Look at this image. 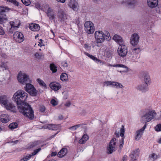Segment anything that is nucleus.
Listing matches in <instances>:
<instances>
[{
    "label": "nucleus",
    "instance_id": "1",
    "mask_svg": "<svg viewBox=\"0 0 161 161\" xmlns=\"http://www.w3.org/2000/svg\"><path fill=\"white\" fill-rule=\"evenodd\" d=\"M28 95L24 90H18L14 94L13 99L16 103L19 111L25 117L32 119L34 117L33 111L30 105L25 102Z\"/></svg>",
    "mask_w": 161,
    "mask_h": 161
},
{
    "label": "nucleus",
    "instance_id": "2",
    "mask_svg": "<svg viewBox=\"0 0 161 161\" xmlns=\"http://www.w3.org/2000/svg\"><path fill=\"white\" fill-rule=\"evenodd\" d=\"M155 111L150 108L142 109L140 113V121L142 123H147L154 119L157 115Z\"/></svg>",
    "mask_w": 161,
    "mask_h": 161
},
{
    "label": "nucleus",
    "instance_id": "3",
    "mask_svg": "<svg viewBox=\"0 0 161 161\" xmlns=\"http://www.w3.org/2000/svg\"><path fill=\"white\" fill-rule=\"evenodd\" d=\"M95 41L94 43L96 46H100L105 40H109L111 38L110 34L107 32V34H105L102 31H96L94 33Z\"/></svg>",
    "mask_w": 161,
    "mask_h": 161
},
{
    "label": "nucleus",
    "instance_id": "4",
    "mask_svg": "<svg viewBox=\"0 0 161 161\" xmlns=\"http://www.w3.org/2000/svg\"><path fill=\"white\" fill-rule=\"evenodd\" d=\"M17 79L19 82L25 85L27 83L31 82L29 76L26 74L20 72L17 76Z\"/></svg>",
    "mask_w": 161,
    "mask_h": 161
},
{
    "label": "nucleus",
    "instance_id": "5",
    "mask_svg": "<svg viewBox=\"0 0 161 161\" xmlns=\"http://www.w3.org/2000/svg\"><path fill=\"white\" fill-rule=\"evenodd\" d=\"M116 146V139L115 138H113L110 141L108 146L107 147V153L111 154L115 150Z\"/></svg>",
    "mask_w": 161,
    "mask_h": 161
},
{
    "label": "nucleus",
    "instance_id": "6",
    "mask_svg": "<svg viewBox=\"0 0 161 161\" xmlns=\"http://www.w3.org/2000/svg\"><path fill=\"white\" fill-rule=\"evenodd\" d=\"M117 52L119 56L124 58L126 56L128 52L127 47L124 44L119 45L117 49Z\"/></svg>",
    "mask_w": 161,
    "mask_h": 161
},
{
    "label": "nucleus",
    "instance_id": "7",
    "mask_svg": "<svg viewBox=\"0 0 161 161\" xmlns=\"http://www.w3.org/2000/svg\"><path fill=\"white\" fill-rule=\"evenodd\" d=\"M84 27L85 31L88 34L93 33L94 31L93 24L90 21H87L85 23Z\"/></svg>",
    "mask_w": 161,
    "mask_h": 161
},
{
    "label": "nucleus",
    "instance_id": "8",
    "mask_svg": "<svg viewBox=\"0 0 161 161\" xmlns=\"http://www.w3.org/2000/svg\"><path fill=\"white\" fill-rule=\"evenodd\" d=\"M25 90L32 96H35L36 94V91L33 85L30 83H25Z\"/></svg>",
    "mask_w": 161,
    "mask_h": 161
},
{
    "label": "nucleus",
    "instance_id": "9",
    "mask_svg": "<svg viewBox=\"0 0 161 161\" xmlns=\"http://www.w3.org/2000/svg\"><path fill=\"white\" fill-rule=\"evenodd\" d=\"M58 17L61 21H66L69 18V16L62 9H60L58 13Z\"/></svg>",
    "mask_w": 161,
    "mask_h": 161
},
{
    "label": "nucleus",
    "instance_id": "10",
    "mask_svg": "<svg viewBox=\"0 0 161 161\" xmlns=\"http://www.w3.org/2000/svg\"><path fill=\"white\" fill-rule=\"evenodd\" d=\"M13 37L15 40L19 43L23 42L24 39L23 35L19 31H16L13 34Z\"/></svg>",
    "mask_w": 161,
    "mask_h": 161
},
{
    "label": "nucleus",
    "instance_id": "11",
    "mask_svg": "<svg viewBox=\"0 0 161 161\" xmlns=\"http://www.w3.org/2000/svg\"><path fill=\"white\" fill-rule=\"evenodd\" d=\"M140 37L139 35L136 33L133 34L130 39V43L133 46L137 45L139 41Z\"/></svg>",
    "mask_w": 161,
    "mask_h": 161
},
{
    "label": "nucleus",
    "instance_id": "12",
    "mask_svg": "<svg viewBox=\"0 0 161 161\" xmlns=\"http://www.w3.org/2000/svg\"><path fill=\"white\" fill-rule=\"evenodd\" d=\"M4 108L7 110L13 113L16 112V107L15 105L10 101L6 104Z\"/></svg>",
    "mask_w": 161,
    "mask_h": 161
},
{
    "label": "nucleus",
    "instance_id": "13",
    "mask_svg": "<svg viewBox=\"0 0 161 161\" xmlns=\"http://www.w3.org/2000/svg\"><path fill=\"white\" fill-rule=\"evenodd\" d=\"M125 134V128L123 125H122L121 128L120 130V136L122 137L121 139L120 140L119 142L120 144L119 146V148L120 149H121L123 147L124 144V135Z\"/></svg>",
    "mask_w": 161,
    "mask_h": 161
},
{
    "label": "nucleus",
    "instance_id": "14",
    "mask_svg": "<svg viewBox=\"0 0 161 161\" xmlns=\"http://www.w3.org/2000/svg\"><path fill=\"white\" fill-rule=\"evenodd\" d=\"M68 6L74 11L78 10V4L75 0H70L68 4Z\"/></svg>",
    "mask_w": 161,
    "mask_h": 161
},
{
    "label": "nucleus",
    "instance_id": "15",
    "mask_svg": "<svg viewBox=\"0 0 161 161\" xmlns=\"http://www.w3.org/2000/svg\"><path fill=\"white\" fill-rule=\"evenodd\" d=\"M9 101L8 98L5 95H2L0 97V104L4 107Z\"/></svg>",
    "mask_w": 161,
    "mask_h": 161
},
{
    "label": "nucleus",
    "instance_id": "16",
    "mask_svg": "<svg viewBox=\"0 0 161 161\" xmlns=\"http://www.w3.org/2000/svg\"><path fill=\"white\" fill-rule=\"evenodd\" d=\"M111 66L115 67H121L123 68V69L119 71L120 73H126L129 72L130 70L129 69L127 66L122 64H114Z\"/></svg>",
    "mask_w": 161,
    "mask_h": 161
},
{
    "label": "nucleus",
    "instance_id": "17",
    "mask_svg": "<svg viewBox=\"0 0 161 161\" xmlns=\"http://www.w3.org/2000/svg\"><path fill=\"white\" fill-rule=\"evenodd\" d=\"M51 88L55 91H57L61 88L60 84L56 82L51 83L50 84Z\"/></svg>",
    "mask_w": 161,
    "mask_h": 161
},
{
    "label": "nucleus",
    "instance_id": "18",
    "mask_svg": "<svg viewBox=\"0 0 161 161\" xmlns=\"http://www.w3.org/2000/svg\"><path fill=\"white\" fill-rule=\"evenodd\" d=\"M113 39L119 45L124 44V42L122 37L117 34H115L113 38Z\"/></svg>",
    "mask_w": 161,
    "mask_h": 161
},
{
    "label": "nucleus",
    "instance_id": "19",
    "mask_svg": "<svg viewBox=\"0 0 161 161\" xmlns=\"http://www.w3.org/2000/svg\"><path fill=\"white\" fill-rule=\"evenodd\" d=\"M84 54L86 55L87 56L93 60V61H94L97 64L99 63L101 64L102 65L103 64V62L102 61L95 57L94 56L90 55L88 53L85 52Z\"/></svg>",
    "mask_w": 161,
    "mask_h": 161
},
{
    "label": "nucleus",
    "instance_id": "20",
    "mask_svg": "<svg viewBox=\"0 0 161 161\" xmlns=\"http://www.w3.org/2000/svg\"><path fill=\"white\" fill-rule=\"evenodd\" d=\"M46 13L50 20H53L54 21H55L56 18V15L53 9L50 8Z\"/></svg>",
    "mask_w": 161,
    "mask_h": 161
},
{
    "label": "nucleus",
    "instance_id": "21",
    "mask_svg": "<svg viewBox=\"0 0 161 161\" xmlns=\"http://www.w3.org/2000/svg\"><path fill=\"white\" fill-rule=\"evenodd\" d=\"M147 5L151 8H154L156 7L158 4V0H147Z\"/></svg>",
    "mask_w": 161,
    "mask_h": 161
},
{
    "label": "nucleus",
    "instance_id": "22",
    "mask_svg": "<svg viewBox=\"0 0 161 161\" xmlns=\"http://www.w3.org/2000/svg\"><path fill=\"white\" fill-rule=\"evenodd\" d=\"M139 150L138 149H136L133 151L130 155V157L131 158V161H135L136 159V156L139 154Z\"/></svg>",
    "mask_w": 161,
    "mask_h": 161
},
{
    "label": "nucleus",
    "instance_id": "23",
    "mask_svg": "<svg viewBox=\"0 0 161 161\" xmlns=\"http://www.w3.org/2000/svg\"><path fill=\"white\" fill-rule=\"evenodd\" d=\"M68 152L66 148H63L58 153L57 155L59 158H62L65 156Z\"/></svg>",
    "mask_w": 161,
    "mask_h": 161
},
{
    "label": "nucleus",
    "instance_id": "24",
    "mask_svg": "<svg viewBox=\"0 0 161 161\" xmlns=\"http://www.w3.org/2000/svg\"><path fill=\"white\" fill-rule=\"evenodd\" d=\"M46 128L52 130H57L59 128V126L52 124H49L46 126Z\"/></svg>",
    "mask_w": 161,
    "mask_h": 161
},
{
    "label": "nucleus",
    "instance_id": "25",
    "mask_svg": "<svg viewBox=\"0 0 161 161\" xmlns=\"http://www.w3.org/2000/svg\"><path fill=\"white\" fill-rule=\"evenodd\" d=\"M40 141H35L30 143L28 147L30 148H31L35 147H40Z\"/></svg>",
    "mask_w": 161,
    "mask_h": 161
},
{
    "label": "nucleus",
    "instance_id": "26",
    "mask_svg": "<svg viewBox=\"0 0 161 161\" xmlns=\"http://www.w3.org/2000/svg\"><path fill=\"white\" fill-rule=\"evenodd\" d=\"M29 28L32 31H36L40 29V26L38 24L32 23L30 25Z\"/></svg>",
    "mask_w": 161,
    "mask_h": 161
},
{
    "label": "nucleus",
    "instance_id": "27",
    "mask_svg": "<svg viewBox=\"0 0 161 161\" xmlns=\"http://www.w3.org/2000/svg\"><path fill=\"white\" fill-rule=\"evenodd\" d=\"M144 78L145 85L148 86V85L149 84L151 81L149 75L147 73H145L144 74Z\"/></svg>",
    "mask_w": 161,
    "mask_h": 161
},
{
    "label": "nucleus",
    "instance_id": "28",
    "mask_svg": "<svg viewBox=\"0 0 161 161\" xmlns=\"http://www.w3.org/2000/svg\"><path fill=\"white\" fill-rule=\"evenodd\" d=\"M1 121L3 123H7L9 120L8 115L7 114H3L1 116Z\"/></svg>",
    "mask_w": 161,
    "mask_h": 161
},
{
    "label": "nucleus",
    "instance_id": "29",
    "mask_svg": "<svg viewBox=\"0 0 161 161\" xmlns=\"http://www.w3.org/2000/svg\"><path fill=\"white\" fill-rule=\"evenodd\" d=\"M143 132L139 130L136 131L135 135V140L136 141L139 140L142 136Z\"/></svg>",
    "mask_w": 161,
    "mask_h": 161
},
{
    "label": "nucleus",
    "instance_id": "30",
    "mask_svg": "<svg viewBox=\"0 0 161 161\" xmlns=\"http://www.w3.org/2000/svg\"><path fill=\"white\" fill-rule=\"evenodd\" d=\"M88 136L86 134H84L82 136L81 139L79 140V143L81 144H84L88 140Z\"/></svg>",
    "mask_w": 161,
    "mask_h": 161
},
{
    "label": "nucleus",
    "instance_id": "31",
    "mask_svg": "<svg viewBox=\"0 0 161 161\" xmlns=\"http://www.w3.org/2000/svg\"><path fill=\"white\" fill-rule=\"evenodd\" d=\"M7 21L6 15L4 14L0 13V24L5 23Z\"/></svg>",
    "mask_w": 161,
    "mask_h": 161
},
{
    "label": "nucleus",
    "instance_id": "32",
    "mask_svg": "<svg viewBox=\"0 0 161 161\" xmlns=\"http://www.w3.org/2000/svg\"><path fill=\"white\" fill-rule=\"evenodd\" d=\"M7 63L2 62L0 64V67L2 69L3 71L5 70L8 71V68Z\"/></svg>",
    "mask_w": 161,
    "mask_h": 161
},
{
    "label": "nucleus",
    "instance_id": "33",
    "mask_svg": "<svg viewBox=\"0 0 161 161\" xmlns=\"http://www.w3.org/2000/svg\"><path fill=\"white\" fill-rule=\"evenodd\" d=\"M60 79L62 81H66L68 80V74L65 73H63L60 75Z\"/></svg>",
    "mask_w": 161,
    "mask_h": 161
},
{
    "label": "nucleus",
    "instance_id": "34",
    "mask_svg": "<svg viewBox=\"0 0 161 161\" xmlns=\"http://www.w3.org/2000/svg\"><path fill=\"white\" fill-rule=\"evenodd\" d=\"M50 8L48 4L45 3L42 5L41 10L46 13Z\"/></svg>",
    "mask_w": 161,
    "mask_h": 161
},
{
    "label": "nucleus",
    "instance_id": "35",
    "mask_svg": "<svg viewBox=\"0 0 161 161\" xmlns=\"http://www.w3.org/2000/svg\"><path fill=\"white\" fill-rule=\"evenodd\" d=\"M147 85L144 86L143 85H140L137 87V89L140 90L142 91L143 92H145L147 91L148 90V87Z\"/></svg>",
    "mask_w": 161,
    "mask_h": 161
},
{
    "label": "nucleus",
    "instance_id": "36",
    "mask_svg": "<svg viewBox=\"0 0 161 161\" xmlns=\"http://www.w3.org/2000/svg\"><path fill=\"white\" fill-rule=\"evenodd\" d=\"M50 70L52 71L53 73H54L57 72V67L53 64H51L50 65Z\"/></svg>",
    "mask_w": 161,
    "mask_h": 161
},
{
    "label": "nucleus",
    "instance_id": "37",
    "mask_svg": "<svg viewBox=\"0 0 161 161\" xmlns=\"http://www.w3.org/2000/svg\"><path fill=\"white\" fill-rule=\"evenodd\" d=\"M127 3L130 7L132 8L135 6V1L134 0H128Z\"/></svg>",
    "mask_w": 161,
    "mask_h": 161
},
{
    "label": "nucleus",
    "instance_id": "38",
    "mask_svg": "<svg viewBox=\"0 0 161 161\" xmlns=\"http://www.w3.org/2000/svg\"><path fill=\"white\" fill-rule=\"evenodd\" d=\"M113 86H115L117 88H122L123 87V85L121 83L115 81H113Z\"/></svg>",
    "mask_w": 161,
    "mask_h": 161
},
{
    "label": "nucleus",
    "instance_id": "39",
    "mask_svg": "<svg viewBox=\"0 0 161 161\" xmlns=\"http://www.w3.org/2000/svg\"><path fill=\"white\" fill-rule=\"evenodd\" d=\"M18 124L17 123H12L9 124L8 127L10 129L13 130L16 128Z\"/></svg>",
    "mask_w": 161,
    "mask_h": 161
},
{
    "label": "nucleus",
    "instance_id": "40",
    "mask_svg": "<svg viewBox=\"0 0 161 161\" xmlns=\"http://www.w3.org/2000/svg\"><path fill=\"white\" fill-rule=\"evenodd\" d=\"M36 81L40 86H42L45 88L47 87L46 85L43 80L39 78H38L37 79Z\"/></svg>",
    "mask_w": 161,
    "mask_h": 161
},
{
    "label": "nucleus",
    "instance_id": "41",
    "mask_svg": "<svg viewBox=\"0 0 161 161\" xmlns=\"http://www.w3.org/2000/svg\"><path fill=\"white\" fill-rule=\"evenodd\" d=\"M9 24L12 27H13L14 28H18L19 27L20 25L19 23L18 24H16L14 22L11 21L9 22Z\"/></svg>",
    "mask_w": 161,
    "mask_h": 161
},
{
    "label": "nucleus",
    "instance_id": "42",
    "mask_svg": "<svg viewBox=\"0 0 161 161\" xmlns=\"http://www.w3.org/2000/svg\"><path fill=\"white\" fill-rule=\"evenodd\" d=\"M9 9V8L6 7L0 6V13H3L8 11Z\"/></svg>",
    "mask_w": 161,
    "mask_h": 161
},
{
    "label": "nucleus",
    "instance_id": "43",
    "mask_svg": "<svg viewBox=\"0 0 161 161\" xmlns=\"http://www.w3.org/2000/svg\"><path fill=\"white\" fill-rule=\"evenodd\" d=\"M9 3L13 4L14 5L18 6L19 5V3L16 0H6Z\"/></svg>",
    "mask_w": 161,
    "mask_h": 161
},
{
    "label": "nucleus",
    "instance_id": "44",
    "mask_svg": "<svg viewBox=\"0 0 161 161\" xmlns=\"http://www.w3.org/2000/svg\"><path fill=\"white\" fill-rule=\"evenodd\" d=\"M31 155L29 154L28 155H26L23 157V158L21 159V161H27L29 160L31 157Z\"/></svg>",
    "mask_w": 161,
    "mask_h": 161
},
{
    "label": "nucleus",
    "instance_id": "45",
    "mask_svg": "<svg viewBox=\"0 0 161 161\" xmlns=\"http://www.w3.org/2000/svg\"><path fill=\"white\" fill-rule=\"evenodd\" d=\"M82 125L81 124H78L70 127L69 129L72 130H75L78 128L80 127Z\"/></svg>",
    "mask_w": 161,
    "mask_h": 161
},
{
    "label": "nucleus",
    "instance_id": "46",
    "mask_svg": "<svg viewBox=\"0 0 161 161\" xmlns=\"http://www.w3.org/2000/svg\"><path fill=\"white\" fill-rule=\"evenodd\" d=\"M41 150V148H39L37 149H36L34 150L33 152L31 153L30 154L31 155V156H34L36 154H37Z\"/></svg>",
    "mask_w": 161,
    "mask_h": 161
},
{
    "label": "nucleus",
    "instance_id": "47",
    "mask_svg": "<svg viewBox=\"0 0 161 161\" xmlns=\"http://www.w3.org/2000/svg\"><path fill=\"white\" fill-rule=\"evenodd\" d=\"M50 103L52 104V106H55L58 105V102L54 99H53L51 100Z\"/></svg>",
    "mask_w": 161,
    "mask_h": 161
},
{
    "label": "nucleus",
    "instance_id": "48",
    "mask_svg": "<svg viewBox=\"0 0 161 161\" xmlns=\"http://www.w3.org/2000/svg\"><path fill=\"white\" fill-rule=\"evenodd\" d=\"M157 155L154 153L151 154L149 156V158L152 160H154L157 158Z\"/></svg>",
    "mask_w": 161,
    "mask_h": 161
},
{
    "label": "nucleus",
    "instance_id": "49",
    "mask_svg": "<svg viewBox=\"0 0 161 161\" xmlns=\"http://www.w3.org/2000/svg\"><path fill=\"white\" fill-rule=\"evenodd\" d=\"M22 3L26 6L30 5L31 2L30 0H21Z\"/></svg>",
    "mask_w": 161,
    "mask_h": 161
},
{
    "label": "nucleus",
    "instance_id": "50",
    "mask_svg": "<svg viewBox=\"0 0 161 161\" xmlns=\"http://www.w3.org/2000/svg\"><path fill=\"white\" fill-rule=\"evenodd\" d=\"M113 81H106L104 82V85H106L107 86H113Z\"/></svg>",
    "mask_w": 161,
    "mask_h": 161
},
{
    "label": "nucleus",
    "instance_id": "51",
    "mask_svg": "<svg viewBox=\"0 0 161 161\" xmlns=\"http://www.w3.org/2000/svg\"><path fill=\"white\" fill-rule=\"evenodd\" d=\"M140 49L139 48H134L132 49V52L133 53L138 54L140 52Z\"/></svg>",
    "mask_w": 161,
    "mask_h": 161
},
{
    "label": "nucleus",
    "instance_id": "52",
    "mask_svg": "<svg viewBox=\"0 0 161 161\" xmlns=\"http://www.w3.org/2000/svg\"><path fill=\"white\" fill-rule=\"evenodd\" d=\"M63 94L64 95V99H67L69 96L68 92L66 91L64 92H63Z\"/></svg>",
    "mask_w": 161,
    "mask_h": 161
},
{
    "label": "nucleus",
    "instance_id": "53",
    "mask_svg": "<svg viewBox=\"0 0 161 161\" xmlns=\"http://www.w3.org/2000/svg\"><path fill=\"white\" fill-rule=\"evenodd\" d=\"M155 129L158 131H161V124L157 125L155 127Z\"/></svg>",
    "mask_w": 161,
    "mask_h": 161
},
{
    "label": "nucleus",
    "instance_id": "54",
    "mask_svg": "<svg viewBox=\"0 0 161 161\" xmlns=\"http://www.w3.org/2000/svg\"><path fill=\"white\" fill-rule=\"evenodd\" d=\"M5 34V32L3 28L0 26V35H4Z\"/></svg>",
    "mask_w": 161,
    "mask_h": 161
},
{
    "label": "nucleus",
    "instance_id": "55",
    "mask_svg": "<svg viewBox=\"0 0 161 161\" xmlns=\"http://www.w3.org/2000/svg\"><path fill=\"white\" fill-rule=\"evenodd\" d=\"M35 5L36 8H37L38 9H40L41 10L42 5H41V4L39 3H36Z\"/></svg>",
    "mask_w": 161,
    "mask_h": 161
},
{
    "label": "nucleus",
    "instance_id": "56",
    "mask_svg": "<svg viewBox=\"0 0 161 161\" xmlns=\"http://www.w3.org/2000/svg\"><path fill=\"white\" fill-rule=\"evenodd\" d=\"M73 22L76 24L77 27L79 26L78 24L80 23V21L78 18H76V19H75V20L73 21Z\"/></svg>",
    "mask_w": 161,
    "mask_h": 161
},
{
    "label": "nucleus",
    "instance_id": "57",
    "mask_svg": "<svg viewBox=\"0 0 161 161\" xmlns=\"http://www.w3.org/2000/svg\"><path fill=\"white\" fill-rule=\"evenodd\" d=\"M45 108L44 106L42 105L40 106V110L41 112H44L45 111Z\"/></svg>",
    "mask_w": 161,
    "mask_h": 161
},
{
    "label": "nucleus",
    "instance_id": "58",
    "mask_svg": "<svg viewBox=\"0 0 161 161\" xmlns=\"http://www.w3.org/2000/svg\"><path fill=\"white\" fill-rule=\"evenodd\" d=\"M16 29V28H14L13 27L11 26V28L9 29V32L10 33H12L13 31L15 29Z\"/></svg>",
    "mask_w": 161,
    "mask_h": 161
},
{
    "label": "nucleus",
    "instance_id": "59",
    "mask_svg": "<svg viewBox=\"0 0 161 161\" xmlns=\"http://www.w3.org/2000/svg\"><path fill=\"white\" fill-rule=\"evenodd\" d=\"M145 123V125L140 130L143 132L145 129L147 123Z\"/></svg>",
    "mask_w": 161,
    "mask_h": 161
},
{
    "label": "nucleus",
    "instance_id": "60",
    "mask_svg": "<svg viewBox=\"0 0 161 161\" xmlns=\"http://www.w3.org/2000/svg\"><path fill=\"white\" fill-rule=\"evenodd\" d=\"M62 64L63 66L64 67H66L68 66V64L66 62H63L62 63Z\"/></svg>",
    "mask_w": 161,
    "mask_h": 161
},
{
    "label": "nucleus",
    "instance_id": "61",
    "mask_svg": "<svg viewBox=\"0 0 161 161\" xmlns=\"http://www.w3.org/2000/svg\"><path fill=\"white\" fill-rule=\"evenodd\" d=\"M35 57L36 58L39 59L40 58V56L38 53H36L35 54Z\"/></svg>",
    "mask_w": 161,
    "mask_h": 161
},
{
    "label": "nucleus",
    "instance_id": "62",
    "mask_svg": "<svg viewBox=\"0 0 161 161\" xmlns=\"http://www.w3.org/2000/svg\"><path fill=\"white\" fill-rule=\"evenodd\" d=\"M71 104V103L70 102H67L65 104V106L67 107H69L70 106Z\"/></svg>",
    "mask_w": 161,
    "mask_h": 161
},
{
    "label": "nucleus",
    "instance_id": "63",
    "mask_svg": "<svg viewBox=\"0 0 161 161\" xmlns=\"http://www.w3.org/2000/svg\"><path fill=\"white\" fill-rule=\"evenodd\" d=\"M19 142V140H16L15 141H12L10 142V143H12V145H14V144H16Z\"/></svg>",
    "mask_w": 161,
    "mask_h": 161
},
{
    "label": "nucleus",
    "instance_id": "64",
    "mask_svg": "<svg viewBox=\"0 0 161 161\" xmlns=\"http://www.w3.org/2000/svg\"><path fill=\"white\" fill-rule=\"evenodd\" d=\"M127 158V156L126 155H125L123 158L122 161H126Z\"/></svg>",
    "mask_w": 161,
    "mask_h": 161
}]
</instances>
